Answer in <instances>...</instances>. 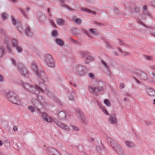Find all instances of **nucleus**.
Returning a JSON list of instances; mask_svg holds the SVG:
<instances>
[{"label": "nucleus", "instance_id": "2", "mask_svg": "<svg viewBox=\"0 0 155 155\" xmlns=\"http://www.w3.org/2000/svg\"><path fill=\"white\" fill-rule=\"evenodd\" d=\"M107 142L110 144L112 149L116 151L117 154L119 155H124V152L120 146L115 141L110 138L108 137L107 139Z\"/></svg>", "mask_w": 155, "mask_h": 155}, {"label": "nucleus", "instance_id": "8", "mask_svg": "<svg viewBox=\"0 0 155 155\" xmlns=\"http://www.w3.org/2000/svg\"><path fill=\"white\" fill-rule=\"evenodd\" d=\"M69 117V115L66 112L64 111H60L57 114V117L60 120H67Z\"/></svg>", "mask_w": 155, "mask_h": 155}, {"label": "nucleus", "instance_id": "15", "mask_svg": "<svg viewBox=\"0 0 155 155\" xmlns=\"http://www.w3.org/2000/svg\"><path fill=\"white\" fill-rule=\"evenodd\" d=\"M47 151L50 155H55L57 153L56 150L51 147H48L46 149Z\"/></svg>", "mask_w": 155, "mask_h": 155}, {"label": "nucleus", "instance_id": "33", "mask_svg": "<svg viewBox=\"0 0 155 155\" xmlns=\"http://www.w3.org/2000/svg\"><path fill=\"white\" fill-rule=\"evenodd\" d=\"M35 87L36 89H38L39 91H40L42 93H44L45 92V91L42 89L41 87L38 86V85H35Z\"/></svg>", "mask_w": 155, "mask_h": 155}, {"label": "nucleus", "instance_id": "16", "mask_svg": "<svg viewBox=\"0 0 155 155\" xmlns=\"http://www.w3.org/2000/svg\"><path fill=\"white\" fill-rule=\"evenodd\" d=\"M125 144L126 146L128 148H133L135 146V145L134 143L129 140L126 141H125Z\"/></svg>", "mask_w": 155, "mask_h": 155}, {"label": "nucleus", "instance_id": "20", "mask_svg": "<svg viewBox=\"0 0 155 155\" xmlns=\"http://www.w3.org/2000/svg\"><path fill=\"white\" fill-rule=\"evenodd\" d=\"M25 33L27 36L31 35L32 34L31 30L30 28L28 27L26 28L25 31Z\"/></svg>", "mask_w": 155, "mask_h": 155}, {"label": "nucleus", "instance_id": "23", "mask_svg": "<svg viewBox=\"0 0 155 155\" xmlns=\"http://www.w3.org/2000/svg\"><path fill=\"white\" fill-rule=\"evenodd\" d=\"M23 86L25 89H26L27 90H29L30 88L33 87L32 86L26 83L23 84Z\"/></svg>", "mask_w": 155, "mask_h": 155}, {"label": "nucleus", "instance_id": "26", "mask_svg": "<svg viewBox=\"0 0 155 155\" xmlns=\"http://www.w3.org/2000/svg\"><path fill=\"white\" fill-rule=\"evenodd\" d=\"M101 62L107 69H109V66L107 65L106 63L104 61L101 60Z\"/></svg>", "mask_w": 155, "mask_h": 155}, {"label": "nucleus", "instance_id": "17", "mask_svg": "<svg viewBox=\"0 0 155 155\" xmlns=\"http://www.w3.org/2000/svg\"><path fill=\"white\" fill-rule=\"evenodd\" d=\"M55 42L56 44L61 46H63L64 45V43L63 41L60 39L56 38Z\"/></svg>", "mask_w": 155, "mask_h": 155}, {"label": "nucleus", "instance_id": "43", "mask_svg": "<svg viewBox=\"0 0 155 155\" xmlns=\"http://www.w3.org/2000/svg\"><path fill=\"white\" fill-rule=\"evenodd\" d=\"M4 81V78L3 76L0 74V82H2Z\"/></svg>", "mask_w": 155, "mask_h": 155}, {"label": "nucleus", "instance_id": "56", "mask_svg": "<svg viewBox=\"0 0 155 155\" xmlns=\"http://www.w3.org/2000/svg\"><path fill=\"white\" fill-rule=\"evenodd\" d=\"M143 8L144 10H146L147 8L146 6V5L144 6L143 7Z\"/></svg>", "mask_w": 155, "mask_h": 155}, {"label": "nucleus", "instance_id": "39", "mask_svg": "<svg viewBox=\"0 0 155 155\" xmlns=\"http://www.w3.org/2000/svg\"><path fill=\"white\" fill-rule=\"evenodd\" d=\"M11 60L12 63L13 64V65L15 66H16L17 65L16 64L15 60L13 58H12Z\"/></svg>", "mask_w": 155, "mask_h": 155}, {"label": "nucleus", "instance_id": "11", "mask_svg": "<svg viewBox=\"0 0 155 155\" xmlns=\"http://www.w3.org/2000/svg\"><path fill=\"white\" fill-rule=\"evenodd\" d=\"M39 112L40 113L41 116L44 121L48 123L51 122L52 121L51 118L48 116L46 113L45 112L41 113H40V112Z\"/></svg>", "mask_w": 155, "mask_h": 155}, {"label": "nucleus", "instance_id": "28", "mask_svg": "<svg viewBox=\"0 0 155 155\" xmlns=\"http://www.w3.org/2000/svg\"><path fill=\"white\" fill-rule=\"evenodd\" d=\"M4 51V48L3 47H0V58L3 56Z\"/></svg>", "mask_w": 155, "mask_h": 155}, {"label": "nucleus", "instance_id": "18", "mask_svg": "<svg viewBox=\"0 0 155 155\" xmlns=\"http://www.w3.org/2000/svg\"><path fill=\"white\" fill-rule=\"evenodd\" d=\"M81 9L83 11L85 12H87L88 13L92 14L93 15H95L96 14V12H93L91 10L88 9H87L86 8H81Z\"/></svg>", "mask_w": 155, "mask_h": 155}, {"label": "nucleus", "instance_id": "51", "mask_svg": "<svg viewBox=\"0 0 155 155\" xmlns=\"http://www.w3.org/2000/svg\"><path fill=\"white\" fill-rule=\"evenodd\" d=\"M151 69L155 70V65H152L150 67Z\"/></svg>", "mask_w": 155, "mask_h": 155}, {"label": "nucleus", "instance_id": "13", "mask_svg": "<svg viewBox=\"0 0 155 155\" xmlns=\"http://www.w3.org/2000/svg\"><path fill=\"white\" fill-rule=\"evenodd\" d=\"M147 94L150 97L155 96V91L151 88L148 87L146 89Z\"/></svg>", "mask_w": 155, "mask_h": 155}, {"label": "nucleus", "instance_id": "25", "mask_svg": "<svg viewBox=\"0 0 155 155\" xmlns=\"http://www.w3.org/2000/svg\"><path fill=\"white\" fill-rule=\"evenodd\" d=\"M75 93L74 92L71 93L69 96V98L70 100L74 101V96Z\"/></svg>", "mask_w": 155, "mask_h": 155}, {"label": "nucleus", "instance_id": "30", "mask_svg": "<svg viewBox=\"0 0 155 155\" xmlns=\"http://www.w3.org/2000/svg\"><path fill=\"white\" fill-rule=\"evenodd\" d=\"M89 31L90 32L93 34L96 35L98 34L99 33L97 31H94V29L92 28H90L89 29Z\"/></svg>", "mask_w": 155, "mask_h": 155}, {"label": "nucleus", "instance_id": "31", "mask_svg": "<svg viewBox=\"0 0 155 155\" xmlns=\"http://www.w3.org/2000/svg\"><path fill=\"white\" fill-rule=\"evenodd\" d=\"M72 31L74 34L75 35H77L79 33L78 30L75 28L72 29Z\"/></svg>", "mask_w": 155, "mask_h": 155}, {"label": "nucleus", "instance_id": "48", "mask_svg": "<svg viewBox=\"0 0 155 155\" xmlns=\"http://www.w3.org/2000/svg\"><path fill=\"white\" fill-rule=\"evenodd\" d=\"M13 130L15 131H17L18 130V127L16 126H14L13 128Z\"/></svg>", "mask_w": 155, "mask_h": 155}, {"label": "nucleus", "instance_id": "6", "mask_svg": "<svg viewBox=\"0 0 155 155\" xmlns=\"http://www.w3.org/2000/svg\"><path fill=\"white\" fill-rule=\"evenodd\" d=\"M45 61L47 65L50 68H53L54 66V63L52 56L49 54L45 56Z\"/></svg>", "mask_w": 155, "mask_h": 155}, {"label": "nucleus", "instance_id": "14", "mask_svg": "<svg viewBox=\"0 0 155 155\" xmlns=\"http://www.w3.org/2000/svg\"><path fill=\"white\" fill-rule=\"evenodd\" d=\"M33 104L35 106H28V109L30 110L32 113H34L36 109L38 110V112H40V109L37 108L36 106V104L35 103H33Z\"/></svg>", "mask_w": 155, "mask_h": 155}, {"label": "nucleus", "instance_id": "4", "mask_svg": "<svg viewBox=\"0 0 155 155\" xmlns=\"http://www.w3.org/2000/svg\"><path fill=\"white\" fill-rule=\"evenodd\" d=\"M32 68L35 71L37 77L42 80L43 82H45L46 80V78L45 74L42 72H41L40 73H38V71L37 66L35 64H32Z\"/></svg>", "mask_w": 155, "mask_h": 155}, {"label": "nucleus", "instance_id": "41", "mask_svg": "<svg viewBox=\"0 0 155 155\" xmlns=\"http://www.w3.org/2000/svg\"><path fill=\"white\" fill-rule=\"evenodd\" d=\"M151 74L152 76H153L152 79V80H155V72H151Z\"/></svg>", "mask_w": 155, "mask_h": 155}, {"label": "nucleus", "instance_id": "24", "mask_svg": "<svg viewBox=\"0 0 155 155\" xmlns=\"http://www.w3.org/2000/svg\"><path fill=\"white\" fill-rule=\"evenodd\" d=\"M15 48L16 50L18 53H21L22 52L23 49L22 47L21 46H20L19 45H17Z\"/></svg>", "mask_w": 155, "mask_h": 155}, {"label": "nucleus", "instance_id": "40", "mask_svg": "<svg viewBox=\"0 0 155 155\" xmlns=\"http://www.w3.org/2000/svg\"><path fill=\"white\" fill-rule=\"evenodd\" d=\"M7 14L6 13H4L2 14V17L3 19H5L7 18Z\"/></svg>", "mask_w": 155, "mask_h": 155}, {"label": "nucleus", "instance_id": "9", "mask_svg": "<svg viewBox=\"0 0 155 155\" xmlns=\"http://www.w3.org/2000/svg\"><path fill=\"white\" fill-rule=\"evenodd\" d=\"M135 74L141 80H145L147 79V77L146 74L142 71H137Z\"/></svg>", "mask_w": 155, "mask_h": 155}, {"label": "nucleus", "instance_id": "19", "mask_svg": "<svg viewBox=\"0 0 155 155\" xmlns=\"http://www.w3.org/2000/svg\"><path fill=\"white\" fill-rule=\"evenodd\" d=\"M57 23L58 25H61L64 22V21L60 18H58L56 20Z\"/></svg>", "mask_w": 155, "mask_h": 155}, {"label": "nucleus", "instance_id": "35", "mask_svg": "<svg viewBox=\"0 0 155 155\" xmlns=\"http://www.w3.org/2000/svg\"><path fill=\"white\" fill-rule=\"evenodd\" d=\"M75 23L78 24H80L81 22V20L79 18H76L75 20Z\"/></svg>", "mask_w": 155, "mask_h": 155}, {"label": "nucleus", "instance_id": "36", "mask_svg": "<svg viewBox=\"0 0 155 155\" xmlns=\"http://www.w3.org/2000/svg\"><path fill=\"white\" fill-rule=\"evenodd\" d=\"M71 127L74 130L78 131L79 130V129L76 126L74 125L71 126Z\"/></svg>", "mask_w": 155, "mask_h": 155}, {"label": "nucleus", "instance_id": "12", "mask_svg": "<svg viewBox=\"0 0 155 155\" xmlns=\"http://www.w3.org/2000/svg\"><path fill=\"white\" fill-rule=\"evenodd\" d=\"M109 122L111 124H114L117 123V119L116 115L115 114H111L108 120Z\"/></svg>", "mask_w": 155, "mask_h": 155}, {"label": "nucleus", "instance_id": "54", "mask_svg": "<svg viewBox=\"0 0 155 155\" xmlns=\"http://www.w3.org/2000/svg\"><path fill=\"white\" fill-rule=\"evenodd\" d=\"M84 32L89 37H90L88 33L86 31H84Z\"/></svg>", "mask_w": 155, "mask_h": 155}, {"label": "nucleus", "instance_id": "7", "mask_svg": "<svg viewBox=\"0 0 155 155\" xmlns=\"http://www.w3.org/2000/svg\"><path fill=\"white\" fill-rule=\"evenodd\" d=\"M53 121L58 127L63 130L67 131L70 130V129L67 125L58 121L56 119H54Z\"/></svg>", "mask_w": 155, "mask_h": 155}, {"label": "nucleus", "instance_id": "55", "mask_svg": "<svg viewBox=\"0 0 155 155\" xmlns=\"http://www.w3.org/2000/svg\"><path fill=\"white\" fill-rule=\"evenodd\" d=\"M90 140L92 141V142H93L94 141V138H92V137H91L90 138Z\"/></svg>", "mask_w": 155, "mask_h": 155}, {"label": "nucleus", "instance_id": "57", "mask_svg": "<svg viewBox=\"0 0 155 155\" xmlns=\"http://www.w3.org/2000/svg\"><path fill=\"white\" fill-rule=\"evenodd\" d=\"M30 10V9L29 7H27L26 9V12H28Z\"/></svg>", "mask_w": 155, "mask_h": 155}, {"label": "nucleus", "instance_id": "61", "mask_svg": "<svg viewBox=\"0 0 155 155\" xmlns=\"http://www.w3.org/2000/svg\"><path fill=\"white\" fill-rule=\"evenodd\" d=\"M114 55H117V53L116 52H114Z\"/></svg>", "mask_w": 155, "mask_h": 155}, {"label": "nucleus", "instance_id": "62", "mask_svg": "<svg viewBox=\"0 0 155 155\" xmlns=\"http://www.w3.org/2000/svg\"><path fill=\"white\" fill-rule=\"evenodd\" d=\"M2 141L1 140H0V146H2Z\"/></svg>", "mask_w": 155, "mask_h": 155}, {"label": "nucleus", "instance_id": "38", "mask_svg": "<svg viewBox=\"0 0 155 155\" xmlns=\"http://www.w3.org/2000/svg\"><path fill=\"white\" fill-rule=\"evenodd\" d=\"M12 22L13 24L14 25H15L16 24V20H15V18L13 17L12 16Z\"/></svg>", "mask_w": 155, "mask_h": 155}, {"label": "nucleus", "instance_id": "53", "mask_svg": "<svg viewBox=\"0 0 155 155\" xmlns=\"http://www.w3.org/2000/svg\"><path fill=\"white\" fill-rule=\"evenodd\" d=\"M134 79L136 81V82L138 84L140 83V81L138 80L136 78H134Z\"/></svg>", "mask_w": 155, "mask_h": 155}, {"label": "nucleus", "instance_id": "37", "mask_svg": "<svg viewBox=\"0 0 155 155\" xmlns=\"http://www.w3.org/2000/svg\"><path fill=\"white\" fill-rule=\"evenodd\" d=\"M21 13L25 17L26 16V15L25 12L22 9H19Z\"/></svg>", "mask_w": 155, "mask_h": 155}, {"label": "nucleus", "instance_id": "22", "mask_svg": "<svg viewBox=\"0 0 155 155\" xmlns=\"http://www.w3.org/2000/svg\"><path fill=\"white\" fill-rule=\"evenodd\" d=\"M93 60V58L90 56H88L86 58V59L85 61V63L88 64L90 62Z\"/></svg>", "mask_w": 155, "mask_h": 155}, {"label": "nucleus", "instance_id": "64", "mask_svg": "<svg viewBox=\"0 0 155 155\" xmlns=\"http://www.w3.org/2000/svg\"><path fill=\"white\" fill-rule=\"evenodd\" d=\"M153 104H155V99H154L153 100Z\"/></svg>", "mask_w": 155, "mask_h": 155}, {"label": "nucleus", "instance_id": "32", "mask_svg": "<svg viewBox=\"0 0 155 155\" xmlns=\"http://www.w3.org/2000/svg\"><path fill=\"white\" fill-rule=\"evenodd\" d=\"M58 32L56 30H54L52 33V36L54 37H55L58 35Z\"/></svg>", "mask_w": 155, "mask_h": 155}, {"label": "nucleus", "instance_id": "44", "mask_svg": "<svg viewBox=\"0 0 155 155\" xmlns=\"http://www.w3.org/2000/svg\"><path fill=\"white\" fill-rule=\"evenodd\" d=\"M151 122L149 121H147L145 122L146 125L147 126H149L151 125Z\"/></svg>", "mask_w": 155, "mask_h": 155}, {"label": "nucleus", "instance_id": "52", "mask_svg": "<svg viewBox=\"0 0 155 155\" xmlns=\"http://www.w3.org/2000/svg\"><path fill=\"white\" fill-rule=\"evenodd\" d=\"M70 83L71 84H72L74 86L76 87V85L75 84L72 83V82H70Z\"/></svg>", "mask_w": 155, "mask_h": 155}, {"label": "nucleus", "instance_id": "29", "mask_svg": "<svg viewBox=\"0 0 155 155\" xmlns=\"http://www.w3.org/2000/svg\"><path fill=\"white\" fill-rule=\"evenodd\" d=\"M104 104L107 106L109 107L110 106L111 104L109 101L107 99H105L104 101Z\"/></svg>", "mask_w": 155, "mask_h": 155}, {"label": "nucleus", "instance_id": "3", "mask_svg": "<svg viewBox=\"0 0 155 155\" xmlns=\"http://www.w3.org/2000/svg\"><path fill=\"white\" fill-rule=\"evenodd\" d=\"M75 113L77 118L79 121L85 124H87V119L83 113L78 108L75 110Z\"/></svg>", "mask_w": 155, "mask_h": 155}, {"label": "nucleus", "instance_id": "42", "mask_svg": "<svg viewBox=\"0 0 155 155\" xmlns=\"http://www.w3.org/2000/svg\"><path fill=\"white\" fill-rule=\"evenodd\" d=\"M102 111L106 115H109V114L108 113L107 110L103 108L102 109Z\"/></svg>", "mask_w": 155, "mask_h": 155}, {"label": "nucleus", "instance_id": "49", "mask_svg": "<svg viewBox=\"0 0 155 155\" xmlns=\"http://www.w3.org/2000/svg\"><path fill=\"white\" fill-rule=\"evenodd\" d=\"M50 23L51 24V25H53L54 27H56V25H55V24L54 23L53 20H50Z\"/></svg>", "mask_w": 155, "mask_h": 155}, {"label": "nucleus", "instance_id": "27", "mask_svg": "<svg viewBox=\"0 0 155 155\" xmlns=\"http://www.w3.org/2000/svg\"><path fill=\"white\" fill-rule=\"evenodd\" d=\"M4 51V48L3 47H0V58L3 56Z\"/></svg>", "mask_w": 155, "mask_h": 155}, {"label": "nucleus", "instance_id": "34", "mask_svg": "<svg viewBox=\"0 0 155 155\" xmlns=\"http://www.w3.org/2000/svg\"><path fill=\"white\" fill-rule=\"evenodd\" d=\"M47 19V17L45 15H42L40 18V20L41 21H43Z\"/></svg>", "mask_w": 155, "mask_h": 155}, {"label": "nucleus", "instance_id": "59", "mask_svg": "<svg viewBox=\"0 0 155 155\" xmlns=\"http://www.w3.org/2000/svg\"><path fill=\"white\" fill-rule=\"evenodd\" d=\"M98 25L99 26H101L102 25V24H101V23H98V24H97V25Z\"/></svg>", "mask_w": 155, "mask_h": 155}, {"label": "nucleus", "instance_id": "50", "mask_svg": "<svg viewBox=\"0 0 155 155\" xmlns=\"http://www.w3.org/2000/svg\"><path fill=\"white\" fill-rule=\"evenodd\" d=\"M146 58L148 60H150L151 59V57L148 55L146 56Z\"/></svg>", "mask_w": 155, "mask_h": 155}, {"label": "nucleus", "instance_id": "60", "mask_svg": "<svg viewBox=\"0 0 155 155\" xmlns=\"http://www.w3.org/2000/svg\"><path fill=\"white\" fill-rule=\"evenodd\" d=\"M85 74V72L84 71H83L80 74L81 75H83L84 74Z\"/></svg>", "mask_w": 155, "mask_h": 155}, {"label": "nucleus", "instance_id": "5", "mask_svg": "<svg viewBox=\"0 0 155 155\" xmlns=\"http://www.w3.org/2000/svg\"><path fill=\"white\" fill-rule=\"evenodd\" d=\"M18 68L19 72L22 76L27 78L29 77L27 70L23 64L21 63H19Z\"/></svg>", "mask_w": 155, "mask_h": 155}, {"label": "nucleus", "instance_id": "63", "mask_svg": "<svg viewBox=\"0 0 155 155\" xmlns=\"http://www.w3.org/2000/svg\"><path fill=\"white\" fill-rule=\"evenodd\" d=\"M98 22L97 21H94V24L97 25L98 24Z\"/></svg>", "mask_w": 155, "mask_h": 155}, {"label": "nucleus", "instance_id": "1", "mask_svg": "<svg viewBox=\"0 0 155 155\" xmlns=\"http://www.w3.org/2000/svg\"><path fill=\"white\" fill-rule=\"evenodd\" d=\"M6 97L12 103L20 105L21 102L17 95L14 92L11 91L7 93Z\"/></svg>", "mask_w": 155, "mask_h": 155}, {"label": "nucleus", "instance_id": "45", "mask_svg": "<svg viewBox=\"0 0 155 155\" xmlns=\"http://www.w3.org/2000/svg\"><path fill=\"white\" fill-rule=\"evenodd\" d=\"M89 76L90 78H93L94 77V75L92 73H89Z\"/></svg>", "mask_w": 155, "mask_h": 155}, {"label": "nucleus", "instance_id": "47", "mask_svg": "<svg viewBox=\"0 0 155 155\" xmlns=\"http://www.w3.org/2000/svg\"><path fill=\"white\" fill-rule=\"evenodd\" d=\"M124 83H122L120 85V88L121 89H123V88H124Z\"/></svg>", "mask_w": 155, "mask_h": 155}, {"label": "nucleus", "instance_id": "21", "mask_svg": "<svg viewBox=\"0 0 155 155\" xmlns=\"http://www.w3.org/2000/svg\"><path fill=\"white\" fill-rule=\"evenodd\" d=\"M11 43L13 46L15 48L17 45H18V41L15 39H12L11 41Z\"/></svg>", "mask_w": 155, "mask_h": 155}, {"label": "nucleus", "instance_id": "10", "mask_svg": "<svg viewBox=\"0 0 155 155\" xmlns=\"http://www.w3.org/2000/svg\"><path fill=\"white\" fill-rule=\"evenodd\" d=\"M103 87H96L94 88L91 86L88 87V89L91 93H94L95 92L97 91L98 92L102 91L103 90Z\"/></svg>", "mask_w": 155, "mask_h": 155}, {"label": "nucleus", "instance_id": "58", "mask_svg": "<svg viewBox=\"0 0 155 155\" xmlns=\"http://www.w3.org/2000/svg\"><path fill=\"white\" fill-rule=\"evenodd\" d=\"M64 6L66 7L69 10H70V9H69V7L68 6H66V5H64Z\"/></svg>", "mask_w": 155, "mask_h": 155}, {"label": "nucleus", "instance_id": "46", "mask_svg": "<svg viewBox=\"0 0 155 155\" xmlns=\"http://www.w3.org/2000/svg\"><path fill=\"white\" fill-rule=\"evenodd\" d=\"M96 150L98 152H100L101 150V148L100 146H97L96 147Z\"/></svg>", "mask_w": 155, "mask_h": 155}]
</instances>
